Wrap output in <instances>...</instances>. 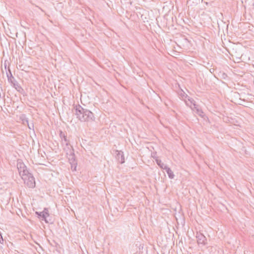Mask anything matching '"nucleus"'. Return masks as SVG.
<instances>
[{
	"label": "nucleus",
	"instance_id": "1",
	"mask_svg": "<svg viewBox=\"0 0 254 254\" xmlns=\"http://www.w3.org/2000/svg\"><path fill=\"white\" fill-rule=\"evenodd\" d=\"M74 114L81 122H92L95 121V118L93 113L89 110L83 108L80 105L74 106Z\"/></svg>",
	"mask_w": 254,
	"mask_h": 254
},
{
	"label": "nucleus",
	"instance_id": "2",
	"mask_svg": "<svg viewBox=\"0 0 254 254\" xmlns=\"http://www.w3.org/2000/svg\"><path fill=\"white\" fill-rule=\"evenodd\" d=\"M22 179L24 183L29 188H34L35 187V179L33 175L29 172L24 175H22Z\"/></svg>",
	"mask_w": 254,
	"mask_h": 254
},
{
	"label": "nucleus",
	"instance_id": "3",
	"mask_svg": "<svg viewBox=\"0 0 254 254\" xmlns=\"http://www.w3.org/2000/svg\"><path fill=\"white\" fill-rule=\"evenodd\" d=\"M189 103L187 101H186V103L187 105L190 107V108L192 110L195 109L196 113L199 116L202 117L203 116V112L202 110L198 108V106L195 104V102L193 99H189Z\"/></svg>",
	"mask_w": 254,
	"mask_h": 254
},
{
	"label": "nucleus",
	"instance_id": "4",
	"mask_svg": "<svg viewBox=\"0 0 254 254\" xmlns=\"http://www.w3.org/2000/svg\"><path fill=\"white\" fill-rule=\"evenodd\" d=\"M67 157L68 159V161L69 162V163L71 165V169L72 171H75L76 165H77V162L75 160V154L74 153V151L68 154H66Z\"/></svg>",
	"mask_w": 254,
	"mask_h": 254
},
{
	"label": "nucleus",
	"instance_id": "5",
	"mask_svg": "<svg viewBox=\"0 0 254 254\" xmlns=\"http://www.w3.org/2000/svg\"><path fill=\"white\" fill-rule=\"evenodd\" d=\"M17 168L21 177H22V175L26 174L29 173V171L27 169V167L20 160L17 161Z\"/></svg>",
	"mask_w": 254,
	"mask_h": 254
},
{
	"label": "nucleus",
	"instance_id": "6",
	"mask_svg": "<svg viewBox=\"0 0 254 254\" xmlns=\"http://www.w3.org/2000/svg\"><path fill=\"white\" fill-rule=\"evenodd\" d=\"M196 238L197 239V243L198 245H202L204 246L206 244V238L202 233L200 232H197Z\"/></svg>",
	"mask_w": 254,
	"mask_h": 254
},
{
	"label": "nucleus",
	"instance_id": "7",
	"mask_svg": "<svg viewBox=\"0 0 254 254\" xmlns=\"http://www.w3.org/2000/svg\"><path fill=\"white\" fill-rule=\"evenodd\" d=\"M36 214H38L40 217L42 218V220H44L46 222H48L46 218L49 216L48 209L46 208H44L42 212H36Z\"/></svg>",
	"mask_w": 254,
	"mask_h": 254
},
{
	"label": "nucleus",
	"instance_id": "8",
	"mask_svg": "<svg viewBox=\"0 0 254 254\" xmlns=\"http://www.w3.org/2000/svg\"><path fill=\"white\" fill-rule=\"evenodd\" d=\"M115 153L116 159L121 164L124 163L125 162V157L124 156L123 152L122 151L116 150Z\"/></svg>",
	"mask_w": 254,
	"mask_h": 254
},
{
	"label": "nucleus",
	"instance_id": "9",
	"mask_svg": "<svg viewBox=\"0 0 254 254\" xmlns=\"http://www.w3.org/2000/svg\"><path fill=\"white\" fill-rule=\"evenodd\" d=\"M59 135L61 139V144L63 145L65 143L67 145V143H68L69 140L67 138L65 133L63 132L62 130H60Z\"/></svg>",
	"mask_w": 254,
	"mask_h": 254
},
{
	"label": "nucleus",
	"instance_id": "10",
	"mask_svg": "<svg viewBox=\"0 0 254 254\" xmlns=\"http://www.w3.org/2000/svg\"><path fill=\"white\" fill-rule=\"evenodd\" d=\"M63 149L65 151L66 154H68L74 151L73 147L70 145V142L67 143V145L65 143L62 145Z\"/></svg>",
	"mask_w": 254,
	"mask_h": 254
},
{
	"label": "nucleus",
	"instance_id": "11",
	"mask_svg": "<svg viewBox=\"0 0 254 254\" xmlns=\"http://www.w3.org/2000/svg\"><path fill=\"white\" fill-rule=\"evenodd\" d=\"M13 87L19 93H23L24 92L23 89L21 87L20 85L15 81L12 84Z\"/></svg>",
	"mask_w": 254,
	"mask_h": 254
},
{
	"label": "nucleus",
	"instance_id": "12",
	"mask_svg": "<svg viewBox=\"0 0 254 254\" xmlns=\"http://www.w3.org/2000/svg\"><path fill=\"white\" fill-rule=\"evenodd\" d=\"M164 170H166V172L167 173L170 179H173L174 178L175 176L174 173L170 168L167 166L166 168H165Z\"/></svg>",
	"mask_w": 254,
	"mask_h": 254
},
{
	"label": "nucleus",
	"instance_id": "13",
	"mask_svg": "<svg viewBox=\"0 0 254 254\" xmlns=\"http://www.w3.org/2000/svg\"><path fill=\"white\" fill-rule=\"evenodd\" d=\"M155 161L157 165L162 169H164L167 167L162 162L161 160L159 159L158 157L155 158Z\"/></svg>",
	"mask_w": 254,
	"mask_h": 254
},
{
	"label": "nucleus",
	"instance_id": "14",
	"mask_svg": "<svg viewBox=\"0 0 254 254\" xmlns=\"http://www.w3.org/2000/svg\"><path fill=\"white\" fill-rule=\"evenodd\" d=\"M9 71V74L7 73V76L8 82H10L11 84H12L13 82H14L16 80L14 78V77L12 76L11 72Z\"/></svg>",
	"mask_w": 254,
	"mask_h": 254
},
{
	"label": "nucleus",
	"instance_id": "15",
	"mask_svg": "<svg viewBox=\"0 0 254 254\" xmlns=\"http://www.w3.org/2000/svg\"><path fill=\"white\" fill-rule=\"evenodd\" d=\"M22 124L24 125H28L29 124L28 120L27 118L25 117V116H23V118L22 119Z\"/></svg>",
	"mask_w": 254,
	"mask_h": 254
},
{
	"label": "nucleus",
	"instance_id": "16",
	"mask_svg": "<svg viewBox=\"0 0 254 254\" xmlns=\"http://www.w3.org/2000/svg\"><path fill=\"white\" fill-rule=\"evenodd\" d=\"M180 95L182 97V99H184L185 97H186L187 96V95L182 90L181 91V93L180 94Z\"/></svg>",
	"mask_w": 254,
	"mask_h": 254
},
{
	"label": "nucleus",
	"instance_id": "17",
	"mask_svg": "<svg viewBox=\"0 0 254 254\" xmlns=\"http://www.w3.org/2000/svg\"><path fill=\"white\" fill-rule=\"evenodd\" d=\"M28 128L30 129H32V130H34V125L33 124H28L27 125Z\"/></svg>",
	"mask_w": 254,
	"mask_h": 254
},
{
	"label": "nucleus",
	"instance_id": "18",
	"mask_svg": "<svg viewBox=\"0 0 254 254\" xmlns=\"http://www.w3.org/2000/svg\"><path fill=\"white\" fill-rule=\"evenodd\" d=\"M3 241V239L2 238L1 234L0 233V243L1 244H2Z\"/></svg>",
	"mask_w": 254,
	"mask_h": 254
}]
</instances>
